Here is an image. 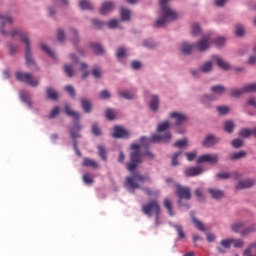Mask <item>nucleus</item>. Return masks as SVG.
I'll return each mask as SVG.
<instances>
[{
    "label": "nucleus",
    "mask_w": 256,
    "mask_h": 256,
    "mask_svg": "<svg viewBox=\"0 0 256 256\" xmlns=\"http://www.w3.org/2000/svg\"><path fill=\"white\" fill-rule=\"evenodd\" d=\"M80 101H81V107L83 111L86 113H91L93 109V104H91V100L87 98H81Z\"/></svg>",
    "instance_id": "dca6fc26"
},
{
    "label": "nucleus",
    "mask_w": 256,
    "mask_h": 256,
    "mask_svg": "<svg viewBox=\"0 0 256 256\" xmlns=\"http://www.w3.org/2000/svg\"><path fill=\"white\" fill-rule=\"evenodd\" d=\"M116 115H115V111H113V109H107L106 110V119H109V121H113V119H115Z\"/></svg>",
    "instance_id": "6e6d98bb"
},
{
    "label": "nucleus",
    "mask_w": 256,
    "mask_h": 256,
    "mask_svg": "<svg viewBox=\"0 0 256 256\" xmlns=\"http://www.w3.org/2000/svg\"><path fill=\"white\" fill-rule=\"evenodd\" d=\"M244 93H255L256 91V83L247 84L243 87Z\"/></svg>",
    "instance_id": "4c0bfd02"
},
{
    "label": "nucleus",
    "mask_w": 256,
    "mask_h": 256,
    "mask_svg": "<svg viewBox=\"0 0 256 256\" xmlns=\"http://www.w3.org/2000/svg\"><path fill=\"white\" fill-rule=\"evenodd\" d=\"M11 37H20L21 41L25 43V57L27 65H35V61H33V56L31 54V42L29 41V37L20 29H15L10 33Z\"/></svg>",
    "instance_id": "7ed1b4c3"
},
{
    "label": "nucleus",
    "mask_w": 256,
    "mask_h": 256,
    "mask_svg": "<svg viewBox=\"0 0 256 256\" xmlns=\"http://www.w3.org/2000/svg\"><path fill=\"white\" fill-rule=\"evenodd\" d=\"M16 79L22 83H27L31 87H37L39 85V80L33 78V75L25 72H17Z\"/></svg>",
    "instance_id": "6e6552de"
},
{
    "label": "nucleus",
    "mask_w": 256,
    "mask_h": 256,
    "mask_svg": "<svg viewBox=\"0 0 256 256\" xmlns=\"http://www.w3.org/2000/svg\"><path fill=\"white\" fill-rule=\"evenodd\" d=\"M112 137H114V139L127 138V137H129V131L125 130V128H123L121 126H115Z\"/></svg>",
    "instance_id": "9b49d317"
},
{
    "label": "nucleus",
    "mask_w": 256,
    "mask_h": 256,
    "mask_svg": "<svg viewBox=\"0 0 256 256\" xmlns=\"http://www.w3.org/2000/svg\"><path fill=\"white\" fill-rule=\"evenodd\" d=\"M64 111L68 117H73L74 119V125L72 128L69 129V133L71 138L73 139V145L76 153L78 155H81V152L79 151V148L77 147V139L81 138V134L79 131H81V123H79V119H81V114L79 112L72 110L71 106L69 104H66L64 107Z\"/></svg>",
    "instance_id": "f257e3e1"
},
{
    "label": "nucleus",
    "mask_w": 256,
    "mask_h": 256,
    "mask_svg": "<svg viewBox=\"0 0 256 256\" xmlns=\"http://www.w3.org/2000/svg\"><path fill=\"white\" fill-rule=\"evenodd\" d=\"M92 133L96 137H99L101 135V128H99V125H97V123H94L92 125Z\"/></svg>",
    "instance_id": "09e8293b"
},
{
    "label": "nucleus",
    "mask_w": 256,
    "mask_h": 256,
    "mask_svg": "<svg viewBox=\"0 0 256 256\" xmlns=\"http://www.w3.org/2000/svg\"><path fill=\"white\" fill-rule=\"evenodd\" d=\"M64 71L66 73V75L68 77H73V73H74V69H73V66L71 65H65L64 66Z\"/></svg>",
    "instance_id": "603ef678"
},
{
    "label": "nucleus",
    "mask_w": 256,
    "mask_h": 256,
    "mask_svg": "<svg viewBox=\"0 0 256 256\" xmlns=\"http://www.w3.org/2000/svg\"><path fill=\"white\" fill-rule=\"evenodd\" d=\"M255 182L251 179L239 181L236 185V189H249V187H253Z\"/></svg>",
    "instance_id": "f3484780"
},
{
    "label": "nucleus",
    "mask_w": 256,
    "mask_h": 256,
    "mask_svg": "<svg viewBox=\"0 0 256 256\" xmlns=\"http://www.w3.org/2000/svg\"><path fill=\"white\" fill-rule=\"evenodd\" d=\"M142 213L147 215V217H153L155 215V224L159 225V215H161V205H159V200L152 199L148 203L142 205Z\"/></svg>",
    "instance_id": "f03ea898"
},
{
    "label": "nucleus",
    "mask_w": 256,
    "mask_h": 256,
    "mask_svg": "<svg viewBox=\"0 0 256 256\" xmlns=\"http://www.w3.org/2000/svg\"><path fill=\"white\" fill-rule=\"evenodd\" d=\"M174 147L178 149H183V147H187V139L178 140L174 143Z\"/></svg>",
    "instance_id": "de8ad7c7"
},
{
    "label": "nucleus",
    "mask_w": 256,
    "mask_h": 256,
    "mask_svg": "<svg viewBox=\"0 0 256 256\" xmlns=\"http://www.w3.org/2000/svg\"><path fill=\"white\" fill-rule=\"evenodd\" d=\"M201 33V26L197 23L192 25V35H200Z\"/></svg>",
    "instance_id": "864d4df0"
},
{
    "label": "nucleus",
    "mask_w": 256,
    "mask_h": 256,
    "mask_svg": "<svg viewBox=\"0 0 256 256\" xmlns=\"http://www.w3.org/2000/svg\"><path fill=\"white\" fill-rule=\"evenodd\" d=\"M213 69V63L211 62H206L204 65L200 67V71L202 73H209Z\"/></svg>",
    "instance_id": "ea45409f"
},
{
    "label": "nucleus",
    "mask_w": 256,
    "mask_h": 256,
    "mask_svg": "<svg viewBox=\"0 0 256 256\" xmlns=\"http://www.w3.org/2000/svg\"><path fill=\"white\" fill-rule=\"evenodd\" d=\"M163 141L164 143H169L171 141V132H166L163 135L161 134H153L150 138L142 136L140 138V143L144 147H149V143H160Z\"/></svg>",
    "instance_id": "423d86ee"
},
{
    "label": "nucleus",
    "mask_w": 256,
    "mask_h": 256,
    "mask_svg": "<svg viewBox=\"0 0 256 256\" xmlns=\"http://www.w3.org/2000/svg\"><path fill=\"white\" fill-rule=\"evenodd\" d=\"M170 117L172 119H176V125H183V123H187V116L185 114L173 112L170 114Z\"/></svg>",
    "instance_id": "4468645a"
},
{
    "label": "nucleus",
    "mask_w": 256,
    "mask_h": 256,
    "mask_svg": "<svg viewBox=\"0 0 256 256\" xmlns=\"http://www.w3.org/2000/svg\"><path fill=\"white\" fill-rule=\"evenodd\" d=\"M213 101H215V95H204L201 98V103L202 105H205V107H209Z\"/></svg>",
    "instance_id": "5701e85b"
},
{
    "label": "nucleus",
    "mask_w": 256,
    "mask_h": 256,
    "mask_svg": "<svg viewBox=\"0 0 256 256\" xmlns=\"http://www.w3.org/2000/svg\"><path fill=\"white\" fill-rule=\"evenodd\" d=\"M142 191H144V193H146L148 197H153L158 195L157 191H153L150 188H142Z\"/></svg>",
    "instance_id": "052dcab7"
},
{
    "label": "nucleus",
    "mask_w": 256,
    "mask_h": 256,
    "mask_svg": "<svg viewBox=\"0 0 256 256\" xmlns=\"http://www.w3.org/2000/svg\"><path fill=\"white\" fill-rule=\"evenodd\" d=\"M193 49H195L194 44L183 42L181 45V51L182 53H184V55H191V53L193 52Z\"/></svg>",
    "instance_id": "aec40b11"
},
{
    "label": "nucleus",
    "mask_w": 256,
    "mask_h": 256,
    "mask_svg": "<svg viewBox=\"0 0 256 256\" xmlns=\"http://www.w3.org/2000/svg\"><path fill=\"white\" fill-rule=\"evenodd\" d=\"M98 155L102 161H107V150H105V147L98 145Z\"/></svg>",
    "instance_id": "c9c22d12"
},
{
    "label": "nucleus",
    "mask_w": 256,
    "mask_h": 256,
    "mask_svg": "<svg viewBox=\"0 0 256 256\" xmlns=\"http://www.w3.org/2000/svg\"><path fill=\"white\" fill-rule=\"evenodd\" d=\"M217 161H219V156L217 154H204L202 156H199L196 159V163H198V164H200V163L215 164V163H217Z\"/></svg>",
    "instance_id": "9d476101"
},
{
    "label": "nucleus",
    "mask_w": 256,
    "mask_h": 256,
    "mask_svg": "<svg viewBox=\"0 0 256 256\" xmlns=\"http://www.w3.org/2000/svg\"><path fill=\"white\" fill-rule=\"evenodd\" d=\"M217 111L220 115H227V113H229V107H227V106H218Z\"/></svg>",
    "instance_id": "4d7b16f0"
},
{
    "label": "nucleus",
    "mask_w": 256,
    "mask_h": 256,
    "mask_svg": "<svg viewBox=\"0 0 256 256\" xmlns=\"http://www.w3.org/2000/svg\"><path fill=\"white\" fill-rule=\"evenodd\" d=\"M57 39L58 41H65V31L63 29H58Z\"/></svg>",
    "instance_id": "338daca9"
},
{
    "label": "nucleus",
    "mask_w": 256,
    "mask_h": 256,
    "mask_svg": "<svg viewBox=\"0 0 256 256\" xmlns=\"http://www.w3.org/2000/svg\"><path fill=\"white\" fill-rule=\"evenodd\" d=\"M164 207L167 209L170 217H173V205L169 199H164Z\"/></svg>",
    "instance_id": "58836bf2"
},
{
    "label": "nucleus",
    "mask_w": 256,
    "mask_h": 256,
    "mask_svg": "<svg viewBox=\"0 0 256 256\" xmlns=\"http://www.w3.org/2000/svg\"><path fill=\"white\" fill-rule=\"evenodd\" d=\"M40 47L49 55V57H51L52 59H55V52L52 51L51 48H49V46L45 44H41Z\"/></svg>",
    "instance_id": "37998d69"
},
{
    "label": "nucleus",
    "mask_w": 256,
    "mask_h": 256,
    "mask_svg": "<svg viewBox=\"0 0 256 256\" xmlns=\"http://www.w3.org/2000/svg\"><path fill=\"white\" fill-rule=\"evenodd\" d=\"M220 244L222 245V247H224V249H231V245L233 244V238L221 240Z\"/></svg>",
    "instance_id": "c03bdc74"
},
{
    "label": "nucleus",
    "mask_w": 256,
    "mask_h": 256,
    "mask_svg": "<svg viewBox=\"0 0 256 256\" xmlns=\"http://www.w3.org/2000/svg\"><path fill=\"white\" fill-rule=\"evenodd\" d=\"M79 7L83 10H91L93 9V4H91V2H89L88 0H80Z\"/></svg>",
    "instance_id": "473e14b6"
},
{
    "label": "nucleus",
    "mask_w": 256,
    "mask_h": 256,
    "mask_svg": "<svg viewBox=\"0 0 256 256\" xmlns=\"http://www.w3.org/2000/svg\"><path fill=\"white\" fill-rule=\"evenodd\" d=\"M59 106H56L51 112H50V115H49V119H55V117H57V115H59Z\"/></svg>",
    "instance_id": "e2e57ef3"
},
{
    "label": "nucleus",
    "mask_w": 256,
    "mask_h": 256,
    "mask_svg": "<svg viewBox=\"0 0 256 256\" xmlns=\"http://www.w3.org/2000/svg\"><path fill=\"white\" fill-rule=\"evenodd\" d=\"M176 195L179 198L178 205L181 206V201H189L191 199V188L187 186L176 185Z\"/></svg>",
    "instance_id": "0eeeda50"
},
{
    "label": "nucleus",
    "mask_w": 256,
    "mask_h": 256,
    "mask_svg": "<svg viewBox=\"0 0 256 256\" xmlns=\"http://www.w3.org/2000/svg\"><path fill=\"white\" fill-rule=\"evenodd\" d=\"M64 89L72 99H75V88H73V86L67 85Z\"/></svg>",
    "instance_id": "a18cd8bd"
},
{
    "label": "nucleus",
    "mask_w": 256,
    "mask_h": 256,
    "mask_svg": "<svg viewBox=\"0 0 256 256\" xmlns=\"http://www.w3.org/2000/svg\"><path fill=\"white\" fill-rule=\"evenodd\" d=\"M209 47H211V37L209 36L203 37L196 44H194V49H196L200 53L207 51Z\"/></svg>",
    "instance_id": "1a4fd4ad"
},
{
    "label": "nucleus",
    "mask_w": 256,
    "mask_h": 256,
    "mask_svg": "<svg viewBox=\"0 0 256 256\" xmlns=\"http://www.w3.org/2000/svg\"><path fill=\"white\" fill-rule=\"evenodd\" d=\"M233 129H235V123L233 121L228 120L224 123V131L226 133H233Z\"/></svg>",
    "instance_id": "72a5a7b5"
},
{
    "label": "nucleus",
    "mask_w": 256,
    "mask_h": 256,
    "mask_svg": "<svg viewBox=\"0 0 256 256\" xmlns=\"http://www.w3.org/2000/svg\"><path fill=\"white\" fill-rule=\"evenodd\" d=\"M92 75L93 77H95V79H100L102 75L101 68H99L98 66H94L92 69Z\"/></svg>",
    "instance_id": "49530a36"
},
{
    "label": "nucleus",
    "mask_w": 256,
    "mask_h": 256,
    "mask_svg": "<svg viewBox=\"0 0 256 256\" xmlns=\"http://www.w3.org/2000/svg\"><path fill=\"white\" fill-rule=\"evenodd\" d=\"M131 149L133 152L130 154V162L127 164V169L133 173L139 166V163H141L143 154H141V146L139 144H132Z\"/></svg>",
    "instance_id": "20e7f679"
},
{
    "label": "nucleus",
    "mask_w": 256,
    "mask_h": 256,
    "mask_svg": "<svg viewBox=\"0 0 256 256\" xmlns=\"http://www.w3.org/2000/svg\"><path fill=\"white\" fill-rule=\"evenodd\" d=\"M46 95L48 99H52L53 101H57L59 95L57 94V91L53 90L52 88L46 89Z\"/></svg>",
    "instance_id": "c756f323"
},
{
    "label": "nucleus",
    "mask_w": 256,
    "mask_h": 256,
    "mask_svg": "<svg viewBox=\"0 0 256 256\" xmlns=\"http://www.w3.org/2000/svg\"><path fill=\"white\" fill-rule=\"evenodd\" d=\"M91 49L95 55H103L105 53V50L103 49V46L97 43L91 44Z\"/></svg>",
    "instance_id": "bb28decb"
},
{
    "label": "nucleus",
    "mask_w": 256,
    "mask_h": 256,
    "mask_svg": "<svg viewBox=\"0 0 256 256\" xmlns=\"http://www.w3.org/2000/svg\"><path fill=\"white\" fill-rule=\"evenodd\" d=\"M171 127V122L170 121H164L158 124L157 126V132L158 133H163L167 131Z\"/></svg>",
    "instance_id": "393cba45"
},
{
    "label": "nucleus",
    "mask_w": 256,
    "mask_h": 256,
    "mask_svg": "<svg viewBox=\"0 0 256 256\" xmlns=\"http://www.w3.org/2000/svg\"><path fill=\"white\" fill-rule=\"evenodd\" d=\"M244 226L245 224L243 222H236L232 224L231 229L234 233H239V231H241V229H243Z\"/></svg>",
    "instance_id": "a19ab883"
},
{
    "label": "nucleus",
    "mask_w": 256,
    "mask_h": 256,
    "mask_svg": "<svg viewBox=\"0 0 256 256\" xmlns=\"http://www.w3.org/2000/svg\"><path fill=\"white\" fill-rule=\"evenodd\" d=\"M247 155V152H245V151H240V152H236V153H234V154H232L231 156H230V159L232 160V161H237L238 159H243V157H245Z\"/></svg>",
    "instance_id": "e433bc0d"
},
{
    "label": "nucleus",
    "mask_w": 256,
    "mask_h": 256,
    "mask_svg": "<svg viewBox=\"0 0 256 256\" xmlns=\"http://www.w3.org/2000/svg\"><path fill=\"white\" fill-rule=\"evenodd\" d=\"M208 193H210L213 199H223V197L225 196L222 190L215 189V188H209Z\"/></svg>",
    "instance_id": "6ab92c4d"
},
{
    "label": "nucleus",
    "mask_w": 256,
    "mask_h": 256,
    "mask_svg": "<svg viewBox=\"0 0 256 256\" xmlns=\"http://www.w3.org/2000/svg\"><path fill=\"white\" fill-rule=\"evenodd\" d=\"M243 93H245V91H243L242 89H234L231 90L230 95L231 97H241V95H243Z\"/></svg>",
    "instance_id": "8fccbe9b"
},
{
    "label": "nucleus",
    "mask_w": 256,
    "mask_h": 256,
    "mask_svg": "<svg viewBox=\"0 0 256 256\" xmlns=\"http://www.w3.org/2000/svg\"><path fill=\"white\" fill-rule=\"evenodd\" d=\"M172 227L175 229L179 239H185V231H183V226L179 224H173Z\"/></svg>",
    "instance_id": "c85d7f7f"
},
{
    "label": "nucleus",
    "mask_w": 256,
    "mask_h": 256,
    "mask_svg": "<svg viewBox=\"0 0 256 256\" xmlns=\"http://www.w3.org/2000/svg\"><path fill=\"white\" fill-rule=\"evenodd\" d=\"M147 181H151L149 175L135 173L132 177H126L125 187L127 189H141V185H139V183H147Z\"/></svg>",
    "instance_id": "39448f33"
},
{
    "label": "nucleus",
    "mask_w": 256,
    "mask_h": 256,
    "mask_svg": "<svg viewBox=\"0 0 256 256\" xmlns=\"http://www.w3.org/2000/svg\"><path fill=\"white\" fill-rule=\"evenodd\" d=\"M82 165L83 167H92L93 169L99 167V164H97L95 160L89 158H84Z\"/></svg>",
    "instance_id": "a878e982"
},
{
    "label": "nucleus",
    "mask_w": 256,
    "mask_h": 256,
    "mask_svg": "<svg viewBox=\"0 0 256 256\" xmlns=\"http://www.w3.org/2000/svg\"><path fill=\"white\" fill-rule=\"evenodd\" d=\"M231 145L234 149H239V147H243V141L241 139H235L231 142Z\"/></svg>",
    "instance_id": "13d9d810"
},
{
    "label": "nucleus",
    "mask_w": 256,
    "mask_h": 256,
    "mask_svg": "<svg viewBox=\"0 0 256 256\" xmlns=\"http://www.w3.org/2000/svg\"><path fill=\"white\" fill-rule=\"evenodd\" d=\"M118 95L122 99H128V100L135 99V93L128 91V90H119Z\"/></svg>",
    "instance_id": "412c9836"
},
{
    "label": "nucleus",
    "mask_w": 256,
    "mask_h": 256,
    "mask_svg": "<svg viewBox=\"0 0 256 256\" xmlns=\"http://www.w3.org/2000/svg\"><path fill=\"white\" fill-rule=\"evenodd\" d=\"M115 9V4L111 1L104 2L100 8L101 15H107V13H111Z\"/></svg>",
    "instance_id": "ddd939ff"
},
{
    "label": "nucleus",
    "mask_w": 256,
    "mask_h": 256,
    "mask_svg": "<svg viewBox=\"0 0 256 256\" xmlns=\"http://www.w3.org/2000/svg\"><path fill=\"white\" fill-rule=\"evenodd\" d=\"M191 217H192V221L195 225V227H197L199 229V231H205V226L203 225V222L199 221L194 215L193 212L190 213Z\"/></svg>",
    "instance_id": "7c9ffc66"
},
{
    "label": "nucleus",
    "mask_w": 256,
    "mask_h": 256,
    "mask_svg": "<svg viewBox=\"0 0 256 256\" xmlns=\"http://www.w3.org/2000/svg\"><path fill=\"white\" fill-rule=\"evenodd\" d=\"M195 195L198 198V201H205V196L203 195V191L200 188L195 190Z\"/></svg>",
    "instance_id": "bf43d9fd"
},
{
    "label": "nucleus",
    "mask_w": 256,
    "mask_h": 256,
    "mask_svg": "<svg viewBox=\"0 0 256 256\" xmlns=\"http://www.w3.org/2000/svg\"><path fill=\"white\" fill-rule=\"evenodd\" d=\"M184 173L186 177H197V175H201V173H203V168L199 166L189 167Z\"/></svg>",
    "instance_id": "f8f14e48"
},
{
    "label": "nucleus",
    "mask_w": 256,
    "mask_h": 256,
    "mask_svg": "<svg viewBox=\"0 0 256 256\" xmlns=\"http://www.w3.org/2000/svg\"><path fill=\"white\" fill-rule=\"evenodd\" d=\"M125 55H127V50H125V48H123V47L118 48L116 57L118 59H121V58L125 57Z\"/></svg>",
    "instance_id": "5fc2aeb1"
},
{
    "label": "nucleus",
    "mask_w": 256,
    "mask_h": 256,
    "mask_svg": "<svg viewBox=\"0 0 256 256\" xmlns=\"http://www.w3.org/2000/svg\"><path fill=\"white\" fill-rule=\"evenodd\" d=\"M150 109L152 111H157L159 109V97L153 96L150 101Z\"/></svg>",
    "instance_id": "2f4dec72"
},
{
    "label": "nucleus",
    "mask_w": 256,
    "mask_h": 256,
    "mask_svg": "<svg viewBox=\"0 0 256 256\" xmlns=\"http://www.w3.org/2000/svg\"><path fill=\"white\" fill-rule=\"evenodd\" d=\"M0 19H1V23H2V28H1V34L2 35H7L6 31L3 29L7 23H9L11 25V23H13V18L9 17V16H6V17H2L0 15Z\"/></svg>",
    "instance_id": "4be33fe9"
},
{
    "label": "nucleus",
    "mask_w": 256,
    "mask_h": 256,
    "mask_svg": "<svg viewBox=\"0 0 256 256\" xmlns=\"http://www.w3.org/2000/svg\"><path fill=\"white\" fill-rule=\"evenodd\" d=\"M235 35L236 37H243L245 35V28L240 24L236 25L235 27Z\"/></svg>",
    "instance_id": "79ce46f5"
},
{
    "label": "nucleus",
    "mask_w": 256,
    "mask_h": 256,
    "mask_svg": "<svg viewBox=\"0 0 256 256\" xmlns=\"http://www.w3.org/2000/svg\"><path fill=\"white\" fill-rule=\"evenodd\" d=\"M215 143H219V139L215 138L213 135H208L205 137L204 141H202L203 147H213Z\"/></svg>",
    "instance_id": "2eb2a0df"
},
{
    "label": "nucleus",
    "mask_w": 256,
    "mask_h": 256,
    "mask_svg": "<svg viewBox=\"0 0 256 256\" xmlns=\"http://www.w3.org/2000/svg\"><path fill=\"white\" fill-rule=\"evenodd\" d=\"M232 244L234 245V247H235L236 249H239V248L243 247L244 242H243V240H239V239L235 240V239H232Z\"/></svg>",
    "instance_id": "0e129e2a"
},
{
    "label": "nucleus",
    "mask_w": 256,
    "mask_h": 256,
    "mask_svg": "<svg viewBox=\"0 0 256 256\" xmlns=\"http://www.w3.org/2000/svg\"><path fill=\"white\" fill-rule=\"evenodd\" d=\"M20 99L23 103H26L30 109H33V102L31 101V96L28 92L22 91L20 93Z\"/></svg>",
    "instance_id": "a211bd4d"
},
{
    "label": "nucleus",
    "mask_w": 256,
    "mask_h": 256,
    "mask_svg": "<svg viewBox=\"0 0 256 256\" xmlns=\"http://www.w3.org/2000/svg\"><path fill=\"white\" fill-rule=\"evenodd\" d=\"M83 181L87 185H91V183H93V177L91 176V174H84L83 175Z\"/></svg>",
    "instance_id": "680f3d73"
},
{
    "label": "nucleus",
    "mask_w": 256,
    "mask_h": 256,
    "mask_svg": "<svg viewBox=\"0 0 256 256\" xmlns=\"http://www.w3.org/2000/svg\"><path fill=\"white\" fill-rule=\"evenodd\" d=\"M210 91L214 93V95H223L225 88L222 85H215L210 88Z\"/></svg>",
    "instance_id": "cd10ccee"
},
{
    "label": "nucleus",
    "mask_w": 256,
    "mask_h": 256,
    "mask_svg": "<svg viewBox=\"0 0 256 256\" xmlns=\"http://www.w3.org/2000/svg\"><path fill=\"white\" fill-rule=\"evenodd\" d=\"M111 97V93L109 90H103L100 92V99H109Z\"/></svg>",
    "instance_id": "774afa93"
},
{
    "label": "nucleus",
    "mask_w": 256,
    "mask_h": 256,
    "mask_svg": "<svg viewBox=\"0 0 256 256\" xmlns=\"http://www.w3.org/2000/svg\"><path fill=\"white\" fill-rule=\"evenodd\" d=\"M119 25V21L117 19H112L107 23V27L109 29H117Z\"/></svg>",
    "instance_id": "3c124183"
},
{
    "label": "nucleus",
    "mask_w": 256,
    "mask_h": 256,
    "mask_svg": "<svg viewBox=\"0 0 256 256\" xmlns=\"http://www.w3.org/2000/svg\"><path fill=\"white\" fill-rule=\"evenodd\" d=\"M213 59L214 61H216L220 69H223L224 71H227V69H229V63L223 61V59L219 58L218 56H214Z\"/></svg>",
    "instance_id": "b1692460"
},
{
    "label": "nucleus",
    "mask_w": 256,
    "mask_h": 256,
    "mask_svg": "<svg viewBox=\"0 0 256 256\" xmlns=\"http://www.w3.org/2000/svg\"><path fill=\"white\" fill-rule=\"evenodd\" d=\"M214 43L217 47H222V45H225V38L218 37L214 40Z\"/></svg>",
    "instance_id": "69168bd1"
},
{
    "label": "nucleus",
    "mask_w": 256,
    "mask_h": 256,
    "mask_svg": "<svg viewBox=\"0 0 256 256\" xmlns=\"http://www.w3.org/2000/svg\"><path fill=\"white\" fill-rule=\"evenodd\" d=\"M120 15L122 21H129V19H131V11L125 8H121Z\"/></svg>",
    "instance_id": "f704fd0d"
}]
</instances>
